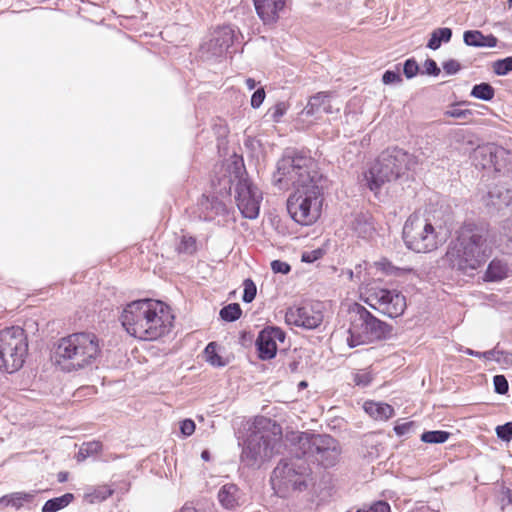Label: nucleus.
<instances>
[{
	"label": "nucleus",
	"instance_id": "473e14b6",
	"mask_svg": "<svg viewBox=\"0 0 512 512\" xmlns=\"http://www.w3.org/2000/svg\"><path fill=\"white\" fill-rule=\"evenodd\" d=\"M219 314L223 320L233 322L240 318L242 310L238 303H231L223 307Z\"/></svg>",
	"mask_w": 512,
	"mask_h": 512
},
{
	"label": "nucleus",
	"instance_id": "13d9d810",
	"mask_svg": "<svg viewBox=\"0 0 512 512\" xmlns=\"http://www.w3.org/2000/svg\"><path fill=\"white\" fill-rule=\"evenodd\" d=\"M464 352L467 355L478 357V358H482V352H478V351L472 350L470 348L465 349Z\"/></svg>",
	"mask_w": 512,
	"mask_h": 512
},
{
	"label": "nucleus",
	"instance_id": "bf43d9fd",
	"mask_svg": "<svg viewBox=\"0 0 512 512\" xmlns=\"http://www.w3.org/2000/svg\"><path fill=\"white\" fill-rule=\"evenodd\" d=\"M246 86L249 90H253L256 87V81L252 78L246 79Z\"/></svg>",
	"mask_w": 512,
	"mask_h": 512
},
{
	"label": "nucleus",
	"instance_id": "4c0bfd02",
	"mask_svg": "<svg viewBox=\"0 0 512 512\" xmlns=\"http://www.w3.org/2000/svg\"><path fill=\"white\" fill-rule=\"evenodd\" d=\"M243 286H244V293H243L242 300L246 303H250L256 297V293H257L256 285L251 279H245L243 282Z\"/></svg>",
	"mask_w": 512,
	"mask_h": 512
},
{
	"label": "nucleus",
	"instance_id": "f3484780",
	"mask_svg": "<svg viewBox=\"0 0 512 512\" xmlns=\"http://www.w3.org/2000/svg\"><path fill=\"white\" fill-rule=\"evenodd\" d=\"M258 16L265 24L274 23L279 12L285 7L286 0H253Z\"/></svg>",
	"mask_w": 512,
	"mask_h": 512
},
{
	"label": "nucleus",
	"instance_id": "864d4df0",
	"mask_svg": "<svg viewBox=\"0 0 512 512\" xmlns=\"http://www.w3.org/2000/svg\"><path fill=\"white\" fill-rule=\"evenodd\" d=\"M502 356H504V352L496 349L482 352V358H485L487 360H495L497 362H501Z\"/></svg>",
	"mask_w": 512,
	"mask_h": 512
},
{
	"label": "nucleus",
	"instance_id": "c9c22d12",
	"mask_svg": "<svg viewBox=\"0 0 512 512\" xmlns=\"http://www.w3.org/2000/svg\"><path fill=\"white\" fill-rule=\"evenodd\" d=\"M288 108H289V104L281 101V102L276 103L274 105V107H272L268 111V114H270V117L274 122L278 123V122H280L281 118L285 115Z\"/></svg>",
	"mask_w": 512,
	"mask_h": 512
},
{
	"label": "nucleus",
	"instance_id": "c03bdc74",
	"mask_svg": "<svg viewBox=\"0 0 512 512\" xmlns=\"http://www.w3.org/2000/svg\"><path fill=\"white\" fill-rule=\"evenodd\" d=\"M446 115L458 118V119H467L469 116L472 115V112L468 109H462L460 107H453L451 110H448L446 112Z\"/></svg>",
	"mask_w": 512,
	"mask_h": 512
},
{
	"label": "nucleus",
	"instance_id": "e2e57ef3",
	"mask_svg": "<svg viewBox=\"0 0 512 512\" xmlns=\"http://www.w3.org/2000/svg\"><path fill=\"white\" fill-rule=\"evenodd\" d=\"M180 512H196L193 508L184 507L180 510Z\"/></svg>",
	"mask_w": 512,
	"mask_h": 512
},
{
	"label": "nucleus",
	"instance_id": "3c124183",
	"mask_svg": "<svg viewBox=\"0 0 512 512\" xmlns=\"http://www.w3.org/2000/svg\"><path fill=\"white\" fill-rule=\"evenodd\" d=\"M461 68V65L458 61L450 59L443 63V69L448 75L456 74Z\"/></svg>",
	"mask_w": 512,
	"mask_h": 512
},
{
	"label": "nucleus",
	"instance_id": "5fc2aeb1",
	"mask_svg": "<svg viewBox=\"0 0 512 512\" xmlns=\"http://www.w3.org/2000/svg\"><path fill=\"white\" fill-rule=\"evenodd\" d=\"M380 264L382 269L389 275H400L401 272L407 271L406 269L394 267L390 262L387 261H383Z\"/></svg>",
	"mask_w": 512,
	"mask_h": 512
},
{
	"label": "nucleus",
	"instance_id": "de8ad7c7",
	"mask_svg": "<svg viewBox=\"0 0 512 512\" xmlns=\"http://www.w3.org/2000/svg\"><path fill=\"white\" fill-rule=\"evenodd\" d=\"M415 426V423L413 421L404 422L402 424H397L394 427V431L398 436H404L409 434Z\"/></svg>",
	"mask_w": 512,
	"mask_h": 512
},
{
	"label": "nucleus",
	"instance_id": "6e6d98bb",
	"mask_svg": "<svg viewBox=\"0 0 512 512\" xmlns=\"http://www.w3.org/2000/svg\"><path fill=\"white\" fill-rule=\"evenodd\" d=\"M321 256L320 250H314L310 252H304L302 254V261L307 263H312L317 260Z\"/></svg>",
	"mask_w": 512,
	"mask_h": 512
},
{
	"label": "nucleus",
	"instance_id": "79ce46f5",
	"mask_svg": "<svg viewBox=\"0 0 512 512\" xmlns=\"http://www.w3.org/2000/svg\"><path fill=\"white\" fill-rule=\"evenodd\" d=\"M372 381V375L369 371L362 370L354 374V382L357 386L366 387Z\"/></svg>",
	"mask_w": 512,
	"mask_h": 512
},
{
	"label": "nucleus",
	"instance_id": "8fccbe9b",
	"mask_svg": "<svg viewBox=\"0 0 512 512\" xmlns=\"http://www.w3.org/2000/svg\"><path fill=\"white\" fill-rule=\"evenodd\" d=\"M357 512H390V506L387 502L379 501L370 508L358 510Z\"/></svg>",
	"mask_w": 512,
	"mask_h": 512
},
{
	"label": "nucleus",
	"instance_id": "f03ea898",
	"mask_svg": "<svg viewBox=\"0 0 512 512\" xmlns=\"http://www.w3.org/2000/svg\"><path fill=\"white\" fill-rule=\"evenodd\" d=\"M491 254L490 234L484 224L464 223L457 231L444 256L449 267L465 275H473Z\"/></svg>",
	"mask_w": 512,
	"mask_h": 512
},
{
	"label": "nucleus",
	"instance_id": "7ed1b4c3",
	"mask_svg": "<svg viewBox=\"0 0 512 512\" xmlns=\"http://www.w3.org/2000/svg\"><path fill=\"white\" fill-rule=\"evenodd\" d=\"M174 316L163 302L153 299L132 301L125 306L120 320L131 336L140 340L152 341L167 334Z\"/></svg>",
	"mask_w": 512,
	"mask_h": 512
},
{
	"label": "nucleus",
	"instance_id": "9d476101",
	"mask_svg": "<svg viewBox=\"0 0 512 512\" xmlns=\"http://www.w3.org/2000/svg\"><path fill=\"white\" fill-rule=\"evenodd\" d=\"M403 240L408 249L428 253L436 250L445 239L429 219L412 214L404 224Z\"/></svg>",
	"mask_w": 512,
	"mask_h": 512
},
{
	"label": "nucleus",
	"instance_id": "338daca9",
	"mask_svg": "<svg viewBox=\"0 0 512 512\" xmlns=\"http://www.w3.org/2000/svg\"><path fill=\"white\" fill-rule=\"evenodd\" d=\"M349 275H350V278H352V277H353V272H352V271H350V272H349Z\"/></svg>",
	"mask_w": 512,
	"mask_h": 512
},
{
	"label": "nucleus",
	"instance_id": "a211bd4d",
	"mask_svg": "<svg viewBox=\"0 0 512 512\" xmlns=\"http://www.w3.org/2000/svg\"><path fill=\"white\" fill-rule=\"evenodd\" d=\"M340 109H334L331 104V94L328 92H319L310 97L307 105L302 110V114L306 116H314L320 112L332 114L338 112Z\"/></svg>",
	"mask_w": 512,
	"mask_h": 512
},
{
	"label": "nucleus",
	"instance_id": "dca6fc26",
	"mask_svg": "<svg viewBox=\"0 0 512 512\" xmlns=\"http://www.w3.org/2000/svg\"><path fill=\"white\" fill-rule=\"evenodd\" d=\"M235 30L231 26L218 28L207 47L213 57H222L226 54L234 43Z\"/></svg>",
	"mask_w": 512,
	"mask_h": 512
},
{
	"label": "nucleus",
	"instance_id": "6ab92c4d",
	"mask_svg": "<svg viewBox=\"0 0 512 512\" xmlns=\"http://www.w3.org/2000/svg\"><path fill=\"white\" fill-rule=\"evenodd\" d=\"M487 205L498 209L512 205V187L497 185L488 192Z\"/></svg>",
	"mask_w": 512,
	"mask_h": 512
},
{
	"label": "nucleus",
	"instance_id": "f704fd0d",
	"mask_svg": "<svg viewBox=\"0 0 512 512\" xmlns=\"http://www.w3.org/2000/svg\"><path fill=\"white\" fill-rule=\"evenodd\" d=\"M493 71L497 75H507L512 71V57H506L493 63Z\"/></svg>",
	"mask_w": 512,
	"mask_h": 512
},
{
	"label": "nucleus",
	"instance_id": "aec40b11",
	"mask_svg": "<svg viewBox=\"0 0 512 512\" xmlns=\"http://www.w3.org/2000/svg\"><path fill=\"white\" fill-rule=\"evenodd\" d=\"M350 228L358 237L363 239L371 237L375 230L371 216L364 213L354 215L350 222Z\"/></svg>",
	"mask_w": 512,
	"mask_h": 512
},
{
	"label": "nucleus",
	"instance_id": "0eeeda50",
	"mask_svg": "<svg viewBox=\"0 0 512 512\" xmlns=\"http://www.w3.org/2000/svg\"><path fill=\"white\" fill-rule=\"evenodd\" d=\"M294 457L282 459L272 471L271 485L279 497L292 492L306 490L312 482L311 469L307 460L294 447Z\"/></svg>",
	"mask_w": 512,
	"mask_h": 512
},
{
	"label": "nucleus",
	"instance_id": "72a5a7b5",
	"mask_svg": "<svg viewBox=\"0 0 512 512\" xmlns=\"http://www.w3.org/2000/svg\"><path fill=\"white\" fill-rule=\"evenodd\" d=\"M217 345L214 342L209 343L205 348L206 361L213 366L221 367L225 365L221 356L216 351Z\"/></svg>",
	"mask_w": 512,
	"mask_h": 512
},
{
	"label": "nucleus",
	"instance_id": "774afa93",
	"mask_svg": "<svg viewBox=\"0 0 512 512\" xmlns=\"http://www.w3.org/2000/svg\"><path fill=\"white\" fill-rule=\"evenodd\" d=\"M508 3L511 6L512 5V0H508Z\"/></svg>",
	"mask_w": 512,
	"mask_h": 512
},
{
	"label": "nucleus",
	"instance_id": "a19ab883",
	"mask_svg": "<svg viewBox=\"0 0 512 512\" xmlns=\"http://www.w3.org/2000/svg\"><path fill=\"white\" fill-rule=\"evenodd\" d=\"M403 72H404V75L408 79H411V78L415 77L418 74L419 66H418L417 62L415 61V59L410 58V59H407L404 62Z\"/></svg>",
	"mask_w": 512,
	"mask_h": 512
},
{
	"label": "nucleus",
	"instance_id": "4468645a",
	"mask_svg": "<svg viewBox=\"0 0 512 512\" xmlns=\"http://www.w3.org/2000/svg\"><path fill=\"white\" fill-rule=\"evenodd\" d=\"M285 321L289 325L304 329H315L323 321L322 304L319 302H306L291 306L285 313Z\"/></svg>",
	"mask_w": 512,
	"mask_h": 512
},
{
	"label": "nucleus",
	"instance_id": "c85d7f7f",
	"mask_svg": "<svg viewBox=\"0 0 512 512\" xmlns=\"http://www.w3.org/2000/svg\"><path fill=\"white\" fill-rule=\"evenodd\" d=\"M494 95L495 90L489 83L476 84L471 90V96L484 101L492 100Z\"/></svg>",
	"mask_w": 512,
	"mask_h": 512
},
{
	"label": "nucleus",
	"instance_id": "2f4dec72",
	"mask_svg": "<svg viewBox=\"0 0 512 512\" xmlns=\"http://www.w3.org/2000/svg\"><path fill=\"white\" fill-rule=\"evenodd\" d=\"M113 492V489H111L109 486L101 485L95 487L90 493H87L86 498H88L91 503L101 502L110 497Z\"/></svg>",
	"mask_w": 512,
	"mask_h": 512
},
{
	"label": "nucleus",
	"instance_id": "a878e982",
	"mask_svg": "<svg viewBox=\"0 0 512 512\" xmlns=\"http://www.w3.org/2000/svg\"><path fill=\"white\" fill-rule=\"evenodd\" d=\"M451 37L452 30L450 28H437L432 31L427 47L431 50H437L442 43H448Z\"/></svg>",
	"mask_w": 512,
	"mask_h": 512
},
{
	"label": "nucleus",
	"instance_id": "6e6552de",
	"mask_svg": "<svg viewBox=\"0 0 512 512\" xmlns=\"http://www.w3.org/2000/svg\"><path fill=\"white\" fill-rule=\"evenodd\" d=\"M348 332L347 343L349 347L354 348L387 338L391 333V327L376 318L365 307L357 305Z\"/></svg>",
	"mask_w": 512,
	"mask_h": 512
},
{
	"label": "nucleus",
	"instance_id": "cd10ccee",
	"mask_svg": "<svg viewBox=\"0 0 512 512\" xmlns=\"http://www.w3.org/2000/svg\"><path fill=\"white\" fill-rule=\"evenodd\" d=\"M499 246L504 253L512 254V220L504 222L500 232Z\"/></svg>",
	"mask_w": 512,
	"mask_h": 512
},
{
	"label": "nucleus",
	"instance_id": "4be33fe9",
	"mask_svg": "<svg viewBox=\"0 0 512 512\" xmlns=\"http://www.w3.org/2000/svg\"><path fill=\"white\" fill-rule=\"evenodd\" d=\"M35 497L34 492H14L0 498V509L12 507L19 510L25 503H30Z\"/></svg>",
	"mask_w": 512,
	"mask_h": 512
},
{
	"label": "nucleus",
	"instance_id": "c756f323",
	"mask_svg": "<svg viewBox=\"0 0 512 512\" xmlns=\"http://www.w3.org/2000/svg\"><path fill=\"white\" fill-rule=\"evenodd\" d=\"M102 450V443L99 441H91L85 442L81 445L78 454L77 460L83 461L87 457L97 454Z\"/></svg>",
	"mask_w": 512,
	"mask_h": 512
},
{
	"label": "nucleus",
	"instance_id": "9b49d317",
	"mask_svg": "<svg viewBox=\"0 0 512 512\" xmlns=\"http://www.w3.org/2000/svg\"><path fill=\"white\" fill-rule=\"evenodd\" d=\"M28 342L24 330L11 327L0 332V371L14 373L24 364Z\"/></svg>",
	"mask_w": 512,
	"mask_h": 512
},
{
	"label": "nucleus",
	"instance_id": "7c9ffc66",
	"mask_svg": "<svg viewBox=\"0 0 512 512\" xmlns=\"http://www.w3.org/2000/svg\"><path fill=\"white\" fill-rule=\"evenodd\" d=\"M450 433L442 430L426 431L421 435V440L425 443L440 444L446 442Z\"/></svg>",
	"mask_w": 512,
	"mask_h": 512
},
{
	"label": "nucleus",
	"instance_id": "5701e85b",
	"mask_svg": "<svg viewBox=\"0 0 512 512\" xmlns=\"http://www.w3.org/2000/svg\"><path fill=\"white\" fill-rule=\"evenodd\" d=\"M365 412L375 420L386 421L394 414V409L387 403L366 401L364 403Z\"/></svg>",
	"mask_w": 512,
	"mask_h": 512
},
{
	"label": "nucleus",
	"instance_id": "423d86ee",
	"mask_svg": "<svg viewBox=\"0 0 512 512\" xmlns=\"http://www.w3.org/2000/svg\"><path fill=\"white\" fill-rule=\"evenodd\" d=\"M416 165L415 158L399 148H388L372 164L364 178L368 188L377 193L385 183L402 177Z\"/></svg>",
	"mask_w": 512,
	"mask_h": 512
},
{
	"label": "nucleus",
	"instance_id": "393cba45",
	"mask_svg": "<svg viewBox=\"0 0 512 512\" xmlns=\"http://www.w3.org/2000/svg\"><path fill=\"white\" fill-rule=\"evenodd\" d=\"M218 499L226 509H233L238 505V488L234 484H226L218 492Z\"/></svg>",
	"mask_w": 512,
	"mask_h": 512
},
{
	"label": "nucleus",
	"instance_id": "412c9836",
	"mask_svg": "<svg viewBox=\"0 0 512 512\" xmlns=\"http://www.w3.org/2000/svg\"><path fill=\"white\" fill-rule=\"evenodd\" d=\"M463 40L464 43L468 46L489 48L495 47L498 42L494 35H484L481 31L478 30L465 31Z\"/></svg>",
	"mask_w": 512,
	"mask_h": 512
},
{
	"label": "nucleus",
	"instance_id": "09e8293b",
	"mask_svg": "<svg viewBox=\"0 0 512 512\" xmlns=\"http://www.w3.org/2000/svg\"><path fill=\"white\" fill-rule=\"evenodd\" d=\"M180 431L184 436H191L195 431V423L191 419H185L180 423Z\"/></svg>",
	"mask_w": 512,
	"mask_h": 512
},
{
	"label": "nucleus",
	"instance_id": "bb28decb",
	"mask_svg": "<svg viewBox=\"0 0 512 512\" xmlns=\"http://www.w3.org/2000/svg\"><path fill=\"white\" fill-rule=\"evenodd\" d=\"M74 499V495L66 493L60 497L52 498L45 502L42 512H57L68 506Z\"/></svg>",
	"mask_w": 512,
	"mask_h": 512
},
{
	"label": "nucleus",
	"instance_id": "f257e3e1",
	"mask_svg": "<svg viewBox=\"0 0 512 512\" xmlns=\"http://www.w3.org/2000/svg\"><path fill=\"white\" fill-rule=\"evenodd\" d=\"M273 182L280 189H295L287 200L288 213L295 222L311 225L317 221L323 203L322 176L310 156L287 152L277 163Z\"/></svg>",
	"mask_w": 512,
	"mask_h": 512
},
{
	"label": "nucleus",
	"instance_id": "052dcab7",
	"mask_svg": "<svg viewBox=\"0 0 512 512\" xmlns=\"http://www.w3.org/2000/svg\"><path fill=\"white\" fill-rule=\"evenodd\" d=\"M66 479H67V474L66 473H62L61 472V473L58 474V480L60 482H64Z\"/></svg>",
	"mask_w": 512,
	"mask_h": 512
},
{
	"label": "nucleus",
	"instance_id": "680f3d73",
	"mask_svg": "<svg viewBox=\"0 0 512 512\" xmlns=\"http://www.w3.org/2000/svg\"><path fill=\"white\" fill-rule=\"evenodd\" d=\"M201 457H202V459H204V460H206V461H207V460H209V457H210L209 452H208L207 450H204V451L201 453Z\"/></svg>",
	"mask_w": 512,
	"mask_h": 512
},
{
	"label": "nucleus",
	"instance_id": "20e7f679",
	"mask_svg": "<svg viewBox=\"0 0 512 512\" xmlns=\"http://www.w3.org/2000/svg\"><path fill=\"white\" fill-rule=\"evenodd\" d=\"M280 428L270 419H256L243 441L240 460L249 468H260L279 452Z\"/></svg>",
	"mask_w": 512,
	"mask_h": 512
},
{
	"label": "nucleus",
	"instance_id": "e433bc0d",
	"mask_svg": "<svg viewBox=\"0 0 512 512\" xmlns=\"http://www.w3.org/2000/svg\"><path fill=\"white\" fill-rule=\"evenodd\" d=\"M177 251L179 253L192 254L196 251V240L191 236H183Z\"/></svg>",
	"mask_w": 512,
	"mask_h": 512
},
{
	"label": "nucleus",
	"instance_id": "37998d69",
	"mask_svg": "<svg viewBox=\"0 0 512 512\" xmlns=\"http://www.w3.org/2000/svg\"><path fill=\"white\" fill-rule=\"evenodd\" d=\"M382 81L386 85L394 83L398 84L402 82V78L399 71L387 70L383 74Z\"/></svg>",
	"mask_w": 512,
	"mask_h": 512
},
{
	"label": "nucleus",
	"instance_id": "ea45409f",
	"mask_svg": "<svg viewBox=\"0 0 512 512\" xmlns=\"http://www.w3.org/2000/svg\"><path fill=\"white\" fill-rule=\"evenodd\" d=\"M494 390L498 394H506L509 389V384L504 375H496L493 378Z\"/></svg>",
	"mask_w": 512,
	"mask_h": 512
},
{
	"label": "nucleus",
	"instance_id": "4d7b16f0",
	"mask_svg": "<svg viewBox=\"0 0 512 512\" xmlns=\"http://www.w3.org/2000/svg\"><path fill=\"white\" fill-rule=\"evenodd\" d=\"M212 209L215 210V214H219L225 211V206L221 202L215 201L211 203Z\"/></svg>",
	"mask_w": 512,
	"mask_h": 512
},
{
	"label": "nucleus",
	"instance_id": "2eb2a0df",
	"mask_svg": "<svg viewBox=\"0 0 512 512\" xmlns=\"http://www.w3.org/2000/svg\"><path fill=\"white\" fill-rule=\"evenodd\" d=\"M285 332L273 326H268L261 330L256 339L258 356L261 360H270L276 356L278 342L283 343Z\"/></svg>",
	"mask_w": 512,
	"mask_h": 512
},
{
	"label": "nucleus",
	"instance_id": "58836bf2",
	"mask_svg": "<svg viewBox=\"0 0 512 512\" xmlns=\"http://www.w3.org/2000/svg\"><path fill=\"white\" fill-rule=\"evenodd\" d=\"M496 435L499 439L505 442L512 440V422H507L503 425H498L495 429Z\"/></svg>",
	"mask_w": 512,
	"mask_h": 512
},
{
	"label": "nucleus",
	"instance_id": "603ef678",
	"mask_svg": "<svg viewBox=\"0 0 512 512\" xmlns=\"http://www.w3.org/2000/svg\"><path fill=\"white\" fill-rule=\"evenodd\" d=\"M425 72L428 75L438 76L440 74V68L433 59H427L424 63Z\"/></svg>",
	"mask_w": 512,
	"mask_h": 512
},
{
	"label": "nucleus",
	"instance_id": "1a4fd4ad",
	"mask_svg": "<svg viewBox=\"0 0 512 512\" xmlns=\"http://www.w3.org/2000/svg\"><path fill=\"white\" fill-rule=\"evenodd\" d=\"M293 441L303 458H313L325 468L334 466L339 460V442L330 435L301 432L293 437Z\"/></svg>",
	"mask_w": 512,
	"mask_h": 512
},
{
	"label": "nucleus",
	"instance_id": "f8f14e48",
	"mask_svg": "<svg viewBox=\"0 0 512 512\" xmlns=\"http://www.w3.org/2000/svg\"><path fill=\"white\" fill-rule=\"evenodd\" d=\"M365 303L390 318L401 316L407 307L406 297L400 291L379 286L368 289Z\"/></svg>",
	"mask_w": 512,
	"mask_h": 512
},
{
	"label": "nucleus",
	"instance_id": "b1692460",
	"mask_svg": "<svg viewBox=\"0 0 512 512\" xmlns=\"http://www.w3.org/2000/svg\"><path fill=\"white\" fill-rule=\"evenodd\" d=\"M509 274V267L506 262L499 260V259H493L485 272V280L486 281H500L504 278H506Z\"/></svg>",
	"mask_w": 512,
	"mask_h": 512
},
{
	"label": "nucleus",
	"instance_id": "69168bd1",
	"mask_svg": "<svg viewBox=\"0 0 512 512\" xmlns=\"http://www.w3.org/2000/svg\"><path fill=\"white\" fill-rule=\"evenodd\" d=\"M229 184H231L233 182V180L231 178L228 179L227 181Z\"/></svg>",
	"mask_w": 512,
	"mask_h": 512
},
{
	"label": "nucleus",
	"instance_id": "0e129e2a",
	"mask_svg": "<svg viewBox=\"0 0 512 512\" xmlns=\"http://www.w3.org/2000/svg\"><path fill=\"white\" fill-rule=\"evenodd\" d=\"M300 386H301V387L306 386V383H305V382H301V383H300Z\"/></svg>",
	"mask_w": 512,
	"mask_h": 512
},
{
	"label": "nucleus",
	"instance_id": "a18cd8bd",
	"mask_svg": "<svg viewBox=\"0 0 512 512\" xmlns=\"http://www.w3.org/2000/svg\"><path fill=\"white\" fill-rule=\"evenodd\" d=\"M271 269L274 273L287 274L290 272L291 267L284 261L274 260L271 262Z\"/></svg>",
	"mask_w": 512,
	"mask_h": 512
},
{
	"label": "nucleus",
	"instance_id": "49530a36",
	"mask_svg": "<svg viewBox=\"0 0 512 512\" xmlns=\"http://www.w3.org/2000/svg\"><path fill=\"white\" fill-rule=\"evenodd\" d=\"M265 90L263 87L258 88L251 97V106L253 108H259L265 99Z\"/></svg>",
	"mask_w": 512,
	"mask_h": 512
},
{
	"label": "nucleus",
	"instance_id": "ddd939ff",
	"mask_svg": "<svg viewBox=\"0 0 512 512\" xmlns=\"http://www.w3.org/2000/svg\"><path fill=\"white\" fill-rule=\"evenodd\" d=\"M240 173L241 168H236ZM236 186V204L242 216L247 219H256L259 215L260 204L262 201L261 190L252 184L248 179L235 175Z\"/></svg>",
	"mask_w": 512,
	"mask_h": 512
},
{
	"label": "nucleus",
	"instance_id": "39448f33",
	"mask_svg": "<svg viewBox=\"0 0 512 512\" xmlns=\"http://www.w3.org/2000/svg\"><path fill=\"white\" fill-rule=\"evenodd\" d=\"M100 355L99 339L89 332H78L63 337L56 348L58 363L69 371L93 365Z\"/></svg>",
	"mask_w": 512,
	"mask_h": 512
}]
</instances>
